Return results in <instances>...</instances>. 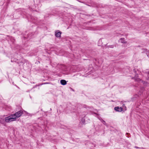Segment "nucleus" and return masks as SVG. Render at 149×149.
Returning <instances> with one entry per match:
<instances>
[{
  "instance_id": "obj_5",
  "label": "nucleus",
  "mask_w": 149,
  "mask_h": 149,
  "mask_svg": "<svg viewBox=\"0 0 149 149\" xmlns=\"http://www.w3.org/2000/svg\"><path fill=\"white\" fill-rule=\"evenodd\" d=\"M66 81L64 80H62L61 81V83L62 85H65L66 84Z\"/></svg>"
},
{
  "instance_id": "obj_3",
  "label": "nucleus",
  "mask_w": 149,
  "mask_h": 149,
  "mask_svg": "<svg viewBox=\"0 0 149 149\" xmlns=\"http://www.w3.org/2000/svg\"><path fill=\"white\" fill-rule=\"evenodd\" d=\"M114 109L116 111L118 112L121 111L123 110V109L121 107H115Z\"/></svg>"
},
{
  "instance_id": "obj_4",
  "label": "nucleus",
  "mask_w": 149,
  "mask_h": 149,
  "mask_svg": "<svg viewBox=\"0 0 149 149\" xmlns=\"http://www.w3.org/2000/svg\"><path fill=\"white\" fill-rule=\"evenodd\" d=\"M61 32L59 31L57 32H56L55 33V36L56 37L60 38L61 37Z\"/></svg>"
},
{
  "instance_id": "obj_7",
  "label": "nucleus",
  "mask_w": 149,
  "mask_h": 149,
  "mask_svg": "<svg viewBox=\"0 0 149 149\" xmlns=\"http://www.w3.org/2000/svg\"><path fill=\"white\" fill-rule=\"evenodd\" d=\"M99 119L101 121V122L103 123L104 124L106 125L107 124L105 122L104 120L102 119V118H99Z\"/></svg>"
},
{
  "instance_id": "obj_6",
  "label": "nucleus",
  "mask_w": 149,
  "mask_h": 149,
  "mask_svg": "<svg viewBox=\"0 0 149 149\" xmlns=\"http://www.w3.org/2000/svg\"><path fill=\"white\" fill-rule=\"evenodd\" d=\"M120 42L122 43H126V42L125 41L124 38H121L120 39Z\"/></svg>"
},
{
  "instance_id": "obj_10",
  "label": "nucleus",
  "mask_w": 149,
  "mask_h": 149,
  "mask_svg": "<svg viewBox=\"0 0 149 149\" xmlns=\"http://www.w3.org/2000/svg\"><path fill=\"white\" fill-rule=\"evenodd\" d=\"M84 107V108H85L86 107Z\"/></svg>"
},
{
  "instance_id": "obj_9",
  "label": "nucleus",
  "mask_w": 149,
  "mask_h": 149,
  "mask_svg": "<svg viewBox=\"0 0 149 149\" xmlns=\"http://www.w3.org/2000/svg\"><path fill=\"white\" fill-rule=\"evenodd\" d=\"M135 148H139V147H137V146H135Z\"/></svg>"
},
{
  "instance_id": "obj_2",
  "label": "nucleus",
  "mask_w": 149,
  "mask_h": 149,
  "mask_svg": "<svg viewBox=\"0 0 149 149\" xmlns=\"http://www.w3.org/2000/svg\"><path fill=\"white\" fill-rule=\"evenodd\" d=\"M23 113V111L22 110H20L16 112L14 114H12L13 117L15 118V120L16 118L20 117Z\"/></svg>"
},
{
  "instance_id": "obj_1",
  "label": "nucleus",
  "mask_w": 149,
  "mask_h": 149,
  "mask_svg": "<svg viewBox=\"0 0 149 149\" xmlns=\"http://www.w3.org/2000/svg\"><path fill=\"white\" fill-rule=\"evenodd\" d=\"M13 115L5 118V121L6 123H9L10 122L15 120V118L13 117Z\"/></svg>"
},
{
  "instance_id": "obj_8",
  "label": "nucleus",
  "mask_w": 149,
  "mask_h": 149,
  "mask_svg": "<svg viewBox=\"0 0 149 149\" xmlns=\"http://www.w3.org/2000/svg\"><path fill=\"white\" fill-rule=\"evenodd\" d=\"M135 81H140V79H135Z\"/></svg>"
}]
</instances>
